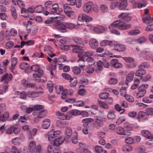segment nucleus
<instances>
[{"label": "nucleus", "mask_w": 153, "mask_h": 153, "mask_svg": "<svg viewBox=\"0 0 153 153\" xmlns=\"http://www.w3.org/2000/svg\"><path fill=\"white\" fill-rule=\"evenodd\" d=\"M98 103L101 107L105 109H108L109 106L107 104L100 100H98Z\"/></svg>", "instance_id": "50"}, {"label": "nucleus", "mask_w": 153, "mask_h": 153, "mask_svg": "<svg viewBox=\"0 0 153 153\" xmlns=\"http://www.w3.org/2000/svg\"><path fill=\"white\" fill-rule=\"evenodd\" d=\"M120 20H118L114 21L109 26V29L114 28L115 27H118Z\"/></svg>", "instance_id": "42"}, {"label": "nucleus", "mask_w": 153, "mask_h": 153, "mask_svg": "<svg viewBox=\"0 0 153 153\" xmlns=\"http://www.w3.org/2000/svg\"><path fill=\"white\" fill-rule=\"evenodd\" d=\"M22 149H20L19 150L17 147L15 146H13L11 147V153H22Z\"/></svg>", "instance_id": "45"}, {"label": "nucleus", "mask_w": 153, "mask_h": 153, "mask_svg": "<svg viewBox=\"0 0 153 153\" xmlns=\"http://www.w3.org/2000/svg\"><path fill=\"white\" fill-rule=\"evenodd\" d=\"M63 9L66 15L69 18H72L74 16L75 12L72 10L68 4H64L63 5Z\"/></svg>", "instance_id": "4"}, {"label": "nucleus", "mask_w": 153, "mask_h": 153, "mask_svg": "<svg viewBox=\"0 0 153 153\" xmlns=\"http://www.w3.org/2000/svg\"><path fill=\"white\" fill-rule=\"evenodd\" d=\"M103 63L102 61L99 60L97 62V67L96 68V71L98 72L101 71L103 69Z\"/></svg>", "instance_id": "36"}, {"label": "nucleus", "mask_w": 153, "mask_h": 153, "mask_svg": "<svg viewBox=\"0 0 153 153\" xmlns=\"http://www.w3.org/2000/svg\"><path fill=\"white\" fill-rule=\"evenodd\" d=\"M63 87L61 85H56L55 87L56 93L57 94H59L61 90L63 89Z\"/></svg>", "instance_id": "62"}, {"label": "nucleus", "mask_w": 153, "mask_h": 153, "mask_svg": "<svg viewBox=\"0 0 153 153\" xmlns=\"http://www.w3.org/2000/svg\"><path fill=\"white\" fill-rule=\"evenodd\" d=\"M134 72H131L126 76V81L125 83L126 85H128V82H130L132 81L133 79L134 76Z\"/></svg>", "instance_id": "24"}, {"label": "nucleus", "mask_w": 153, "mask_h": 153, "mask_svg": "<svg viewBox=\"0 0 153 153\" xmlns=\"http://www.w3.org/2000/svg\"><path fill=\"white\" fill-rule=\"evenodd\" d=\"M151 20V21L147 23L148 27L145 29L146 31H152L153 30V17Z\"/></svg>", "instance_id": "33"}, {"label": "nucleus", "mask_w": 153, "mask_h": 153, "mask_svg": "<svg viewBox=\"0 0 153 153\" xmlns=\"http://www.w3.org/2000/svg\"><path fill=\"white\" fill-rule=\"evenodd\" d=\"M72 72L73 73L76 75H79L81 72V69L78 66H74L72 68Z\"/></svg>", "instance_id": "38"}, {"label": "nucleus", "mask_w": 153, "mask_h": 153, "mask_svg": "<svg viewBox=\"0 0 153 153\" xmlns=\"http://www.w3.org/2000/svg\"><path fill=\"white\" fill-rule=\"evenodd\" d=\"M11 66L10 67V71L13 72L15 66L17 62V59L15 57L13 58L11 60Z\"/></svg>", "instance_id": "28"}, {"label": "nucleus", "mask_w": 153, "mask_h": 153, "mask_svg": "<svg viewBox=\"0 0 153 153\" xmlns=\"http://www.w3.org/2000/svg\"><path fill=\"white\" fill-rule=\"evenodd\" d=\"M147 84H143L138 88V92L136 95V97L137 98L142 97L146 94V90L148 87Z\"/></svg>", "instance_id": "3"}, {"label": "nucleus", "mask_w": 153, "mask_h": 153, "mask_svg": "<svg viewBox=\"0 0 153 153\" xmlns=\"http://www.w3.org/2000/svg\"><path fill=\"white\" fill-rule=\"evenodd\" d=\"M72 40L77 44H81L82 42V39L78 37L74 36L72 38Z\"/></svg>", "instance_id": "35"}, {"label": "nucleus", "mask_w": 153, "mask_h": 153, "mask_svg": "<svg viewBox=\"0 0 153 153\" xmlns=\"http://www.w3.org/2000/svg\"><path fill=\"white\" fill-rule=\"evenodd\" d=\"M117 82V79L115 78H111L108 81V83L109 84L111 85H114Z\"/></svg>", "instance_id": "60"}, {"label": "nucleus", "mask_w": 153, "mask_h": 153, "mask_svg": "<svg viewBox=\"0 0 153 153\" xmlns=\"http://www.w3.org/2000/svg\"><path fill=\"white\" fill-rule=\"evenodd\" d=\"M108 114L107 115V118L110 120H112L115 118V112L113 110H109L108 111Z\"/></svg>", "instance_id": "25"}, {"label": "nucleus", "mask_w": 153, "mask_h": 153, "mask_svg": "<svg viewBox=\"0 0 153 153\" xmlns=\"http://www.w3.org/2000/svg\"><path fill=\"white\" fill-rule=\"evenodd\" d=\"M56 26V29L59 31L61 33H65L67 32L65 24H63L60 21H57Z\"/></svg>", "instance_id": "7"}, {"label": "nucleus", "mask_w": 153, "mask_h": 153, "mask_svg": "<svg viewBox=\"0 0 153 153\" xmlns=\"http://www.w3.org/2000/svg\"><path fill=\"white\" fill-rule=\"evenodd\" d=\"M96 121H95L94 123L95 127L97 128H99L101 127L104 125V123L106 121V119L105 117H100L96 116L94 117Z\"/></svg>", "instance_id": "5"}, {"label": "nucleus", "mask_w": 153, "mask_h": 153, "mask_svg": "<svg viewBox=\"0 0 153 153\" xmlns=\"http://www.w3.org/2000/svg\"><path fill=\"white\" fill-rule=\"evenodd\" d=\"M22 84L26 87L34 88L35 87V84L29 82L25 79H23L21 81Z\"/></svg>", "instance_id": "18"}, {"label": "nucleus", "mask_w": 153, "mask_h": 153, "mask_svg": "<svg viewBox=\"0 0 153 153\" xmlns=\"http://www.w3.org/2000/svg\"><path fill=\"white\" fill-rule=\"evenodd\" d=\"M146 113L143 112H140L138 114V117L137 119L139 122L145 120L146 119V116L148 115H153V108H146Z\"/></svg>", "instance_id": "2"}, {"label": "nucleus", "mask_w": 153, "mask_h": 153, "mask_svg": "<svg viewBox=\"0 0 153 153\" xmlns=\"http://www.w3.org/2000/svg\"><path fill=\"white\" fill-rule=\"evenodd\" d=\"M140 133L143 136L148 139H153V134H151V133L147 130H142L141 131Z\"/></svg>", "instance_id": "15"}, {"label": "nucleus", "mask_w": 153, "mask_h": 153, "mask_svg": "<svg viewBox=\"0 0 153 153\" xmlns=\"http://www.w3.org/2000/svg\"><path fill=\"white\" fill-rule=\"evenodd\" d=\"M29 67V65L25 62L22 63L20 65V67L22 69L25 70L27 69Z\"/></svg>", "instance_id": "57"}, {"label": "nucleus", "mask_w": 153, "mask_h": 153, "mask_svg": "<svg viewBox=\"0 0 153 153\" xmlns=\"http://www.w3.org/2000/svg\"><path fill=\"white\" fill-rule=\"evenodd\" d=\"M9 117V113L8 112H5L3 115L2 116L3 122H5L7 120Z\"/></svg>", "instance_id": "59"}, {"label": "nucleus", "mask_w": 153, "mask_h": 153, "mask_svg": "<svg viewBox=\"0 0 153 153\" xmlns=\"http://www.w3.org/2000/svg\"><path fill=\"white\" fill-rule=\"evenodd\" d=\"M146 149L145 146H143L138 147L137 149L138 153H144L146 152Z\"/></svg>", "instance_id": "53"}, {"label": "nucleus", "mask_w": 153, "mask_h": 153, "mask_svg": "<svg viewBox=\"0 0 153 153\" xmlns=\"http://www.w3.org/2000/svg\"><path fill=\"white\" fill-rule=\"evenodd\" d=\"M60 133V131H54V129H52L46 134V136L48 137L49 141H51L54 140L53 145L56 146H58L61 144L65 140L64 137L62 136H61L54 140V138L58 136Z\"/></svg>", "instance_id": "1"}, {"label": "nucleus", "mask_w": 153, "mask_h": 153, "mask_svg": "<svg viewBox=\"0 0 153 153\" xmlns=\"http://www.w3.org/2000/svg\"><path fill=\"white\" fill-rule=\"evenodd\" d=\"M47 114V111L45 110H43L38 112L37 117L39 119L42 118L44 117Z\"/></svg>", "instance_id": "44"}, {"label": "nucleus", "mask_w": 153, "mask_h": 153, "mask_svg": "<svg viewBox=\"0 0 153 153\" xmlns=\"http://www.w3.org/2000/svg\"><path fill=\"white\" fill-rule=\"evenodd\" d=\"M36 143L35 141L32 140L30 142L29 144V148L30 151L32 153L35 152Z\"/></svg>", "instance_id": "20"}, {"label": "nucleus", "mask_w": 153, "mask_h": 153, "mask_svg": "<svg viewBox=\"0 0 153 153\" xmlns=\"http://www.w3.org/2000/svg\"><path fill=\"white\" fill-rule=\"evenodd\" d=\"M21 139L19 137L14 138L12 140V143L15 145L19 144L21 143Z\"/></svg>", "instance_id": "39"}, {"label": "nucleus", "mask_w": 153, "mask_h": 153, "mask_svg": "<svg viewBox=\"0 0 153 153\" xmlns=\"http://www.w3.org/2000/svg\"><path fill=\"white\" fill-rule=\"evenodd\" d=\"M114 50L118 52H123L126 49V47L123 44H119L115 45L114 46Z\"/></svg>", "instance_id": "16"}, {"label": "nucleus", "mask_w": 153, "mask_h": 153, "mask_svg": "<svg viewBox=\"0 0 153 153\" xmlns=\"http://www.w3.org/2000/svg\"><path fill=\"white\" fill-rule=\"evenodd\" d=\"M111 64L115 68H118L122 67L123 65L121 63L119 62L117 59H113L111 62Z\"/></svg>", "instance_id": "21"}, {"label": "nucleus", "mask_w": 153, "mask_h": 153, "mask_svg": "<svg viewBox=\"0 0 153 153\" xmlns=\"http://www.w3.org/2000/svg\"><path fill=\"white\" fill-rule=\"evenodd\" d=\"M123 59L127 62L131 63L134 61V59L130 57H123Z\"/></svg>", "instance_id": "56"}, {"label": "nucleus", "mask_w": 153, "mask_h": 153, "mask_svg": "<svg viewBox=\"0 0 153 153\" xmlns=\"http://www.w3.org/2000/svg\"><path fill=\"white\" fill-rule=\"evenodd\" d=\"M71 47H74L72 49L74 53H83L84 52V50L80 48L78 46L74 44H72L70 45Z\"/></svg>", "instance_id": "19"}, {"label": "nucleus", "mask_w": 153, "mask_h": 153, "mask_svg": "<svg viewBox=\"0 0 153 153\" xmlns=\"http://www.w3.org/2000/svg\"><path fill=\"white\" fill-rule=\"evenodd\" d=\"M59 6L57 4H53L50 9L49 10L50 13L55 14L57 13V10H59Z\"/></svg>", "instance_id": "22"}, {"label": "nucleus", "mask_w": 153, "mask_h": 153, "mask_svg": "<svg viewBox=\"0 0 153 153\" xmlns=\"http://www.w3.org/2000/svg\"><path fill=\"white\" fill-rule=\"evenodd\" d=\"M70 85L71 87H74L76 86L77 83V80L76 78H72L70 79Z\"/></svg>", "instance_id": "51"}, {"label": "nucleus", "mask_w": 153, "mask_h": 153, "mask_svg": "<svg viewBox=\"0 0 153 153\" xmlns=\"http://www.w3.org/2000/svg\"><path fill=\"white\" fill-rule=\"evenodd\" d=\"M116 132L117 134L120 135L129 136L131 134L130 132L124 131V128L121 127L117 128L116 130Z\"/></svg>", "instance_id": "13"}, {"label": "nucleus", "mask_w": 153, "mask_h": 153, "mask_svg": "<svg viewBox=\"0 0 153 153\" xmlns=\"http://www.w3.org/2000/svg\"><path fill=\"white\" fill-rule=\"evenodd\" d=\"M93 5V3L91 1L84 4L82 7L83 10L86 13H89L91 10L92 6Z\"/></svg>", "instance_id": "10"}, {"label": "nucleus", "mask_w": 153, "mask_h": 153, "mask_svg": "<svg viewBox=\"0 0 153 153\" xmlns=\"http://www.w3.org/2000/svg\"><path fill=\"white\" fill-rule=\"evenodd\" d=\"M89 45L92 49L97 48L99 45V42L95 38H91L89 42Z\"/></svg>", "instance_id": "11"}, {"label": "nucleus", "mask_w": 153, "mask_h": 153, "mask_svg": "<svg viewBox=\"0 0 153 153\" xmlns=\"http://www.w3.org/2000/svg\"><path fill=\"white\" fill-rule=\"evenodd\" d=\"M109 96L108 93L105 92L100 94L99 95V97L102 99H104L107 98Z\"/></svg>", "instance_id": "55"}, {"label": "nucleus", "mask_w": 153, "mask_h": 153, "mask_svg": "<svg viewBox=\"0 0 153 153\" xmlns=\"http://www.w3.org/2000/svg\"><path fill=\"white\" fill-rule=\"evenodd\" d=\"M35 9L37 13H41L43 11L44 8L41 5H38L35 7Z\"/></svg>", "instance_id": "58"}, {"label": "nucleus", "mask_w": 153, "mask_h": 153, "mask_svg": "<svg viewBox=\"0 0 153 153\" xmlns=\"http://www.w3.org/2000/svg\"><path fill=\"white\" fill-rule=\"evenodd\" d=\"M39 66L38 65H32L31 67V69L34 71H39Z\"/></svg>", "instance_id": "61"}, {"label": "nucleus", "mask_w": 153, "mask_h": 153, "mask_svg": "<svg viewBox=\"0 0 153 153\" xmlns=\"http://www.w3.org/2000/svg\"><path fill=\"white\" fill-rule=\"evenodd\" d=\"M47 88L50 93H52L53 88V84L52 82H48L47 85Z\"/></svg>", "instance_id": "46"}, {"label": "nucleus", "mask_w": 153, "mask_h": 153, "mask_svg": "<svg viewBox=\"0 0 153 153\" xmlns=\"http://www.w3.org/2000/svg\"><path fill=\"white\" fill-rule=\"evenodd\" d=\"M120 18H122L123 20L125 21H129L131 19V17L126 13H122L119 15L118 16Z\"/></svg>", "instance_id": "23"}, {"label": "nucleus", "mask_w": 153, "mask_h": 153, "mask_svg": "<svg viewBox=\"0 0 153 153\" xmlns=\"http://www.w3.org/2000/svg\"><path fill=\"white\" fill-rule=\"evenodd\" d=\"M34 110L39 112L44 110V106L41 105H36L33 106Z\"/></svg>", "instance_id": "37"}, {"label": "nucleus", "mask_w": 153, "mask_h": 153, "mask_svg": "<svg viewBox=\"0 0 153 153\" xmlns=\"http://www.w3.org/2000/svg\"><path fill=\"white\" fill-rule=\"evenodd\" d=\"M39 96V93L36 91H29L27 93V96L29 97L35 98Z\"/></svg>", "instance_id": "29"}, {"label": "nucleus", "mask_w": 153, "mask_h": 153, "mask_svg": "<svg viewBox=\"0 0 153 153\" xmlns=\"http://www.w3.org/2000/svg\"><path fill=\"white\" fill-rule=\"evenodd\" d=\"M58 63L57 62V59L56 58H55L52 63L51 66L52 70H55L56 67L57 65H58Z\"/></svg>", "instance_id": "52"}, {"label": "nucleus", "mask_w": 153, "mask_h": 153, "mask_svg": "<svg viewBox=\"0 0 153 153\" xmlns=\"http://www.w3.org/2000/svg\"><path fill=\"white\" fill-rule=\"evenodd\" d=\"M146 73L145 70L143 69H138L135 73V74L136 76H141Z\"/></svg>", "instance_id": "41"}, {"label": "nucleus", "mask_w": 153, "mask_h": 153, "mask_svg": "<svg viewBox=\"0 0 153 153\" xmlns=\"http://www.w3.org/2000/svg\"><path fill=\"white\" fill-rule=\"evenodd\" d=\"M113 43L112 41L107 40H104L101 41L100 44V46L105 47L107 46H109L111 45Z\"/></svg>", "instance_id": "26"}, {"label": "nucleus", "mask_w": 153, "mask_h": 153, "mask_svg": "<svg viewBox=\"0 0 153 153\" xmlns=\"http://www.w3.org/2000/svg\"><path fill=\"white\" fill-rule=\"evenodd\" d=\"M132 2L133 4V7L134 8H141L145 7L147 4V2L146 0H144L142 3L136 2L134 0Z\"/></svg>", "instance_id": "9"}, {"label": "nucleus", "mask_w": 153, "mask_h": 153, "mask_svg": "<svg viewBox=\"0 0 153 153\" xmlns=\"http://www.w3.org/2000/svg\"><path fill=\"white\" fill-rule=\"evenodd\" d=\"M127 6V1H122L119 4L118 8L120 10H126Z\"/></svg>", "instance_id": "32"}, {"label": "nucleus", "mask_w": 153, "mask_h": 153, "mask_svg": "<svg viewBox=\"0 0 153 153\" xmlns=\"http://www.w3.org/2000/svg\"><path fill=\"white\" fill-rule=\"evenodd\" d=\"M131 27V24H126L124 22L120 20L118 28L121 30H124L129 28Z\"/></svg>", "instance_id": "14"}, {"label": "nucleus", "mask_w": 153, "mask_h": 153, "mask_svg": "<svg viewBox=\"0 0 153 153\" xmlns=\"http://www.w3.org/2000/svg\"><path fill=\"white\" fill-rule=\"evenodd\" d=\"M44 71L42 70H39L38 72L33 74V76L35 80L36 79L40 78L43 74Z\"/></svg>", "instance_id": "34"}, {"label": "nucleus", "mask_w": 153, "mask_h": 153, "mask_svg": "<svg viewBox=\"0 0 153 153\" xmlns=\"http://www.w3.org/2000/svg\"><path fill=\"white\" fill-rule=\"evenodd\" d=\"M94 121V120L91 118H85L82 120V122L83 123V126L86 127L88 125V123L93 122Z\"/></svg>", "instance_id": "30"}, {"label": "nucleus", "mask_w": 153, "mask_h": 153, "mask_svg": "<svg viewBox=\"0 0 153 153\" xmlns=\"http://www.w3.org/2000/svg\"><path fill=\"white\" fill-rule=\"evenodd\" d=\"M140 33V31L138 29H134L129 31L128 34L129 35L135 36L137 35Z\"/></svg>", "instance_id": "43"}, {"label": "nucleus", "mask_w": 153, "mask_h": 153, "mask_svg": "<svg viewBox=\"0 0 153 153\" xmlns=\"http://www.w3.org/2000/svg\"><path fill=\"white\" fill-rule=\"evenodd\" d=\"M56 114L59 119L62 120H69L73 116L71 110L67 112L66 115H65L62 112L60 111H57Z\"/></svg>", "instance_id": "6"}, {"label": "nucleus", "mask_w": 153, "mask_h": 153, "mask_svg": "<svg viewBox=\"0 0 153 153\" xmlns=\"http://www.w3.org/2000/svg\"><path fill=\"white\" fill-rule=\"evenodd\" d=\"M125 142L126 143L128 144H132L135 143L134 139L131 137H126L125 139Z\"/></svg>", "instance_id": "49"}, {"label": "nucleus", "mask_w": 153, "mask_h": 153, "mask_svg": "<svg viewBox=\"0 0 153 153\" xmlns=\"http://www.w3.org/2000/svg\"><path fill=\"white\" fill-rule=\"evenodd\" d=\"M66 29H73L76 27V25L74 24L71 23H65Z\"/></svg>", "instance_id": "54"}, {"label": "nucleus", "mask_w": 153, "mask_h": 153, "mask_svg": "<svg viewBox=\"0 0 153 153\" xmlns=\"http://www.w3.org/2000/svg\"><path fill=\"white\" fill-rule=\"evenodd\" d=\"M12 78V76L10 74H6L3 76L1 80V82L4 81V83L7 84L8 82Z\"/></svg>", "instance_id": "12"}, {"label": "nucleus", "mask_w": 153, "mask_h": 153, "mask_svg": "<svg viewBox=\"0 0 153 153\" xmlns=\"http://www.w3.org/2000/svg\"><path fill=\"white\" fill-rule=\"evenodd\" d=\"M146 40V38L144 36L139 38L137 40V42L140 44L144 43Z\"/></svg>", "instance_id": "64"}, {"label": "nucleus", "mask_w": 153, "mask_h": 153, "mask_svg": "<svg viewBox=\"0 0 153 153\" xmlns=\"http://www.w3.org/2000/svg\"><path fill=\"white\" fill-rule=\"evenodd\" d=\"M85 60L83 59H80L78 60L79 62V65L80 67L83 68L85 67Z\"/></svg>", "instance_id": "63"}, {"label": "nucleus", "mask_w": 153, "mask_h": 153, "mask_svg": "<svg viewBox=\"0 0 153 153\" xmlns=\"http://www.w3.org/2000/svg\"><path fill=\"white\" fill-rule=\"evenodd\" d=\"M53 4L52 1H48L45 3V7L47 10H49Z\"/></svg>", "instance_id": "47"}, {"label": "nucleus", "mask_w": 153, "mask_h": 153, "mask_svg": "<svg viewBox=\"0 0 153 153\" xmlns=\"http://www.w3.org/2000/svg\"><path fill=\"white\" fill-rule=\"evenodd\" d=\"M85 70L87 73L91 74L94 71V69L92 66L89 65L86 66Z\"/></svg>", "instance_id": "48"}, {"label": "nucleus", "mask_w": 153, "mask_h": 153, "mask_svg": "<svg viewBox=\"0 0 153 153\" xmlns=\"http://www.w3.org/2000/svg\"><path fill=\"white\" fill-rule=\"evenodd\" d=\"M51 124V120L49 119H45L42 122V128L44 129H47L49 127Z\"/></svg>", "instance_id": "17"}, {"label": "nucleus", "mask_w": 153, "mask_h": 153, "mask_svg": "<svg viewBox=\"0 0 153 153\" xmlns=\"http://www.w3.org/2000/svg\"><path fill=\"white\" fill-rule=\"evenodd\" d=\"M72 131L71 128L68 127L66 128L65 130V135L66 138H70L72 134Z\"/></svg>", "instance_id": "27"}, {"label": "nucleus", "mask_w": 153, "mask_h": 153, "mask_svg": "<svg viewBox=\"0 0 153 153\" xmlns=\"http://www.w3.org/2000/svg\"><path fill=\"white\" fill-rule=\"evenodd\" d=\"M87 26H90V29L91 30H93L94 32L98 33H103L107 29L106 27H103L102 26H99L97 27H94L92 26L91 25H87Z\"/></svg>", "instance_id": "8"}, {"label": "nucleus", "mask_w": 153, "mask_h": 153, "mask_svg": "<svg viewBox=\"0 0 153 153\" xmlns=\"http://www.w3.org/2000/svg\"><path fill=\"white\" fill-rule=\"evenodd\" d=\"M96 153H107V151L103 150L102 148L99 146H96L94 147Z\"/></svg>", "instance_id": "31"}, {"label": "nucleus", "mask_w": 153, "mask_h": 153, "mask_svg": "<svg viewBox=\"0 0 153 153\" xmlns=\"http://www.w3.org/2000/svg\"><path fill=\"white\" fill-rule=\"evenodd\" d=\"M132 148V147L129 145H126L123 146L122 148V150L125 152H129L131 151Z\"/></svg>", "instance_id": "40"}]
</instances>
